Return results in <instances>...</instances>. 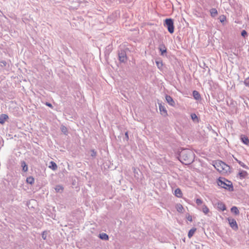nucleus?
<instances>
[{
    "label": "nucleus",
    "instance_id": "nucleus-1",
    "mask_svg": "<svg viewBox=\"0 0 249 249\" xmlns=\"http://www.w3.org/2000/svg\"><path fill=\"white\" fill-rule=\"evenodd\" d=\"M178 158L179 161L183 164L188 165L194 161L195 154L189 149H183L179 152Z\"/></svg>",
    "mask_w": 249,
    "mask_h": 249
},
{
    "label": "nucleus",
    "instance_id": "nucleus-2",
    "mask_svg": "<svg viewBox=\"0 0 249 249\" xmlns=\"http://www.w3.org/2000/svg\"><path fill=\"white\" fill-rule=\"evenodd\" d=\"M217 184L221 188H224L229 191H232L233 190V187L231 182L224 178H219L217 181Z\"/></svg>",
    "mask_w": 249,
    "mask_h": 249
},
{
    "label": "nucleus",
    "instance_id": "nucleus-3",
    "mask_svg": "<svg viewBox=\"0 0 249 249\" xmlns=\"http://www.w3.org/2000/svg\"><path fill=\"white\" fill-rule=\"evenodd\" d=\"M164 26H166L168 29V32L170 34H173L174 32V25L173 20L171 18H167L165 20Z\"/></svg>",
    "mask_w": 249,
    "mask_h": 249
},
{
    "label": "nucleus",
    "instance_id": "nucleus-4",
    "mask_svg": "<svg viewBox=\"0 0 249 249\" xmlns=\"http://www.w3.org/2000/svg\"><path fill=\"white\" fill-rule=\"evenodd\" d=\"M214 206L219 211H224L226 210V205L223 202L220 201H217V202L215 203Z\"/></svg>",
    "mask_w": 249,
    "mask_h": 249
},
{
    "label": "nucleus",
    "instance_id": "nucleus-5",
    "mask_svg": "<svg viewBox=\"0 0 249 249\" xmlns=\"http://www.w3.org/2000/svg\"><path fill=\"white\" fill-rule=\"evenodd\" d=\"M229 224L231 227L234 230H237L238 229V227L237 224L236 220L233 218H230L228 219Z\"/></svg>",
    "mask_w": 249,
    "mask_h": 249
},
{
    "label": "nucleus",
    "instance_id": "nucleus-6",
    "mask_svg": "<svg viewBox=\"0 0 249 249\" xmlns=\"http://www.w3.org/2000/svg\"><path fill=\"white\" fill-rule=\"evenodd\" d=\"M221 168L217 169V170L219 172H223L227 173L228 171H229L230 169V167L226 164L225 162H221Z\"/></svg>",
    "mask_w": 249,
    "mask_h": 249
},
{
    "label": "nucleus",
    "instance_id": "nucleus-7",
    "mask_svg": "<svg viewBox=\"0 0 249 249\" xmlns=\"http://www.w3.org/2000/svg\"><path fill=\"white\" fill-rule=\"evenodd\" d=\"M118 56L119 61L121 62H124L127 61L126 54L124 51H122L120 52L119 53Z\"/></svg>",
    "mask_w": 249,
    "mask_h": 249
},
{
    "label": "nucleus",
    "instance_id": "nucleus-8",
    "mask_svg": "<svg viewBox=\"0 0 249 249\" xmlns=\"http://www.w3.org/2000/svg\"><path fill=\"white\" fill-rule=\"evenodd\" d=\"M165 99L169 105L172 107H175L176 103L171 96L168 95H166Z\"/></svg>",
    "mask_w": 249,
    "mask_h": 249
},
{
    "label": "nucleus",
    "instance_id": "nucleus-9",
    "mask_svg": "<svg viewBox=\"0 0 249 249\" xmlns=\"http://www.w3.org/2000/svg\"><path fill=\"white\" fill-rule=\"evenodd\" d=\"M159 109L161 115L166 117L168 115L167 111L164 106H162L161 104H159Z\"/></svg>",
    "mask_w": 249,
    "mask_h": 249
},
{
    "label": "nucleus",
    "instance_id": "nucleus-10",
    "mask_svg": "<svg viewBox=\"0 0 249 249\" xmlns=\"http://www.w3.org/2000/svg\"><path fill=\"white\" fill-rule=\"evenodd\" d=\"M197 209L202 211L205 215L208 214L210 212L209 209L205 204L203 205L201 207H199L197 208Z\"/></svg>",
    "mask_w": 249,
    "mask_h": 249
},
{
    "label": "nucleus",
    "instance_id": "nucleus-11",
    "mask_svg": "<svg viewBox=\"0 0 249 249\" xmlns=\"http://www.w3.org/2000/svg\"><path fill=\"white\" fill-rule=\"evenodd\" d=\"M240 139L243 143L247 145H249V139L247 136L244 135H241L240 136Z\"/></svg>",
    "mask_w": 249,
    "mask_h": 249
},
{
    "label": "nucleus",
    "instance_id": "nucleus-12",
    "mask_svg": "<svg viewBox=\"0 0 249 249\" xmlns=\"http://www.w3.org/2000/svg\"><path fill=\"white\" fill-rule=\"evenodd\" d=\"M8 119V116L5 114L0 115V124H3L5 121Z\"/></svg>",
    "mask_w": 249,
    "mask_h": 249
},
{
    "label": "nucleus",
    "instance_id": "nucleus-13",
    "mask_svg": "<svg viewBox=\"0 0 249 249\" xmlns=\"http://www.w3.org/2000/svg\"><path fill=\"white\" fill-rule=\"evenodd\" d=\"M20 164L21 166L22 167V171H23L24 172H27L28 170V167L25 161L24 160H22L20 162Z\"/></svg>",
    "mask_w": 249,
    "mask_h": 249
},
{
    "label": "nucleus",
    "instance_id": "nucleus-14",
    "mask_svg": "<svg viewBox=\"0 0 249 249\" xmlns=\"http://www.w3.org/2000/svg\"><path fill=\"white\" fill-rule=\"evenodd\" d=\"M191 118L194 123H198L199 122V119L196 113H191Z\"/></svg>",
    "mask_w": 249,
    "mask_h": 249
},
{
    "label": "nucleus",
    "instance_id": "nucleus-15",
    "mask_svg": "<svg viewBox=\"0 0 249 249\" xmlns=\"http://www.w3.org/2000/svg\"><path fill=\"white\" fill-rule=\"evenodd\" d=\"M99 237L104 240H108L109 239L108 235L106 233H101L99 234Z\"/></svg>",
    "mask_w": 249,
    "mask_h": 249
},
{
    "label": "nucleus",
    "instance_id": "nucleus-16",
    "mask_svg": "<svg viewBox=\"0 0 249 249\" xmlns=\"http://www.w3.org/2000/svg\"><path fill=\"white\" fill-rule=\"evenodd\" d=\"M49 164V168L55 171L57 169V165L54 161H51L50 162Z\"/></svg>",
    "mask_w": 249,
    "mask_h": 249
},
{
    "label": "nucleus",
    "instance_id": "nucleus-17",
    "mask_svg": "<svg viewBox=\"0 0 249 249\" xmlns=\"http://www.w3.org/2000/svg\"><path fill=\"white\" fill-rule=\"evenodd\" d=\"M193 96L194 98L197 100H199L201 99L200 94L196 90L193 91Z\"/></svg>",
    "mask_w": 249,
    "mask_h": 249
},
{
    "label": "nucleus",
    "instance_id": "nucleus-18",
    "mask_svg": "<svg viewBox=\"0 0 249 249\" xmlns=\"http://www.w3.org/2000/svg\"><path fill=\"white\" fill-rule=\"evenodd\" d=\"M174 194L178 198H181L182 196V192L179 188H177L175 190Z\"/></svg>",
    "mask_w": 249,
    "mask_h": 249
},
{
    "label": "nucleus",
    "instance_id": "nucleus-19",
    "mask_svg": "<svg viewBox=\"0 0 249 249\" xmlns=\"http://www.w3.org/2000/svg\"><path fill=\"white\" fill-rule=\"evenodd\" d=\"M238 175L241 178H245L248 174L246 171L242 170L239 173Z\"/></svg>",
    "mask_w": 249,
    "mask_h": 249
},
{
    "label": "nucleus",
    "instance_id": "nucleus-20",
    "mask_svg": "<svg viewBox=\"0 0 249 249\" xmlns=\"http://www.w3.org/2000/svg\"><path fill=\"white\" fill-rule=\"evenodd\" d=\"M196 231V228H193L191 230H189L188 233V236L189 238H191L195 233V231Z\"/></svg>",
    "mask_w": 249,
    "mask_h": 249
},
{
    "label": "nucleus",
    "instance_id": "nucleus-21",
    "mask_svg": "<svg viewBox=\"0 0 249 249\" xmlns=\"http://www.w3.org/2000/svg\"><path fill=\"white\" fill-rule=\"evenodd\" d=\"M35 179L32 176L27 177L26 178V182L28 184L32 185L34 183Z\"/></svg>",
    "mask_w": 249,
    "mask_h": 249
},
{
    "label": "nucleus",
    "instance_id": "nucleus-22",
    "mask_svg": "<svg viewBox=\"0 0 249 249\" xmlns=\"http://www.w3.org/2000/svg\"><path fill=\"white\" fill-rule=\"evenodd\" d=\"M231 212L235 215H238L239 213V211L236 206H233L231 207Z\"/></svg>",
    "mask_w": 249,
    "mask_h": 249
},
{
    "label": "nucleus",
    "instance_id": "nucleus-23",
    "mask_svg": "<svg viewBox=\"0 0 249 249\" xmlns=\"http://www.w3.org/2000/svg\"><path fill=\"white\" fill-rule=\"evenodd\" d=\"M210 14L212 17H215L218 14L217 11L215 8H212L210 10Z\"/></svg>",
    "mask_w": 249,
    "mask_h": 249
},
{
    "label": "nucleus",
    "instance_id": "nucleus-24",
    "mask_svg": "<svg viewBox=\"0 0 249 249\" xmlns=\"http://www.w3.org/2000/svg\"><path fill=\"white\" fill-rule=\"evenodd\" d=\"M177 211L179 213H182L183 207L180 204H178L176 206Z\"/></svg>",
    "mask_w": 249,
    "mask_h": 249
},
{
    "label": "nucleus",
    "instance_id": "nucleus-25",
    "mask_svg": "<svg viewBox=\"0 0 249 249\" xmlns=\"http://www.w3.org/2000/svg\"><path fill=\"white\" fill-rule=\"evenodd\" d=\"M159 49L162 54L166 52V48L163 45H160Z\"/></svg>",
    "mask_w": 249,
    "mask_h": 249
},
{
    "label": "nucleus",
    "instance_id": "nucleus-26",
    "mask_svg": "<svg viewBox=\"0 0 249 249\" xmlns=\"http://www.w3.org/2000/svg\"><path fill=\"white\" fill-rule=\"evenodd\" d=\"M55 190L56 192H60L63 190V187L61 185H56Z\"/></svg>",
    "mask_w": 249,
    "mask_h": 249
},
{
    "label": "nucleus",
    "instance_id": "nucleus-27",
    "mask_svg": "<svg viewBox=\"0 0 249 249\" xmlns=\"http://www.w3.org/2000/svg\"><path fill=\"white\" fill-rule=\"evenodd\" d=\"M196 203L199 207L202 204L203 201L200 198H197L196 200Z\"/></svg>",
    "mask_w": 249,
    "mask_h": 249
},
{
    "label": "nucleus",
    "instance_id": "nucleus-28",
    "mask_svg": "<svg viewBox=\"0 0 249 249\" xmlns=\"http://www.w3.org/2000/svg\"><path fill=\"white\" fill-rule=\"evenodd\" d=\"M237 162L242 167L245 168V169H248V167L243 162L241 161L238 160H236Z\"/></svg>",
    "mask_w": 249,
    "mask_h": 249
},
{
    "label": "nucleus",
    "instance_id": "nucleus-29",
    "mask_svg": "<svg viewBox=\"0 0 249 249\" xmlns=\"http://www.w3.org/2000/svg\"><path fill=\"white\" fill-rule=\"evenodd\" d=\"M221 162H222V161L221 160H219V161L216 162L215 164L214 165V166H215V168H216L217 170L218 168H221V165H220Z\"/></svg>",
    "mask_w": 249,
    "mask_h": 249
},
{
    "label": "nucleus",
    "instance_id": "nucleus-30",
    "mask_svg": "<svg viewBox=\"0 0 249 249\" xmlns=\"http://www.w3.org/2000/svg\"><path fill=\"white\" fill-rule=\"evenodd\" d=\"M221 22L223 23L226 20V18L224 15L220 16L219 18Z\"/></svg>",
    "mask_w": 249,
    "mask_h": 249
},
{
    "label": "nucleus",
    "instance_id": "nucleus-31",
    "mask_svg": "<svg viewBox=\"0 0 249 249\" xmlns=\"http://www.w3.org/2000/svg\"><path fill=\"white\" fill-rule=\"evenodd\" d=\"M91 156L92 157H95L97 155V152L94 149H91L90 150Z\"/></svg>",
    "mask_w": 249,
    "mask_h": 249
},
{
    "label": "nucleus",
    "instance_id": "nucleus-32",
    "mask_svg": "<svg viewBox=\"0 0 249 249\" xmlns=\"http://www.w3.org/2000/svg\"><path fill=\"white\" fill-rule=\"evenodd\" d=\"M244 84L247 87H249V77L245 79Z\"/></svg>",
    "mask_w": 249,
    "mask_h": 249
},
{
    "label": "nucleus",
    "instance_id": "nucleus-33",
    "mask_svg": "<svg viewBox=\"0 0 249 249\" xmlns=\"http://www.w3.org/2000/svg\"><path fill=\"white\" fill-rule=\"evenodd\" d=\"M47 233L46 231H44L42 234H41V236H42V238L44 239V240H45L47 238Z\"/></svg>",
    "mask_w": 249,
    "mask_h": 249
},
{
    "label": "nucleus",
    "instance_id": "nucleus-34",
    "mask_svg": "<svg viewBox=\"0 0 249 249\" xmlns=\"http://www.w3.org/2000/svg\"><path fill=\"white\" fill-rule=\"evenodd\" d=\"M61 131L62 132H63L65 134H66L67 132V128L65 126H63L62 127H61Z\"/></svg>",
    "mask_w": 249,
    "mask_h": 249
},
{
    "label": "nucleus",
    "instance_id": "nucleus-35",
    "mask_svg": "<svg viewBox=\"0 0 249 249\" xmlns=\"http://www.w3.org/2000/svg\"><path fill=\"white\" fill-rule=\"evenodd\" d=\"M163 63H156V65H157L158 68L160 70H161L162 69V66H163Z\"/></svg>",
    "mask_w": 249,
    "mask_h": 249
},
{
    "label": "nucleus",
    "instance_id": "nucleus-36",
    "mask_svg": "<svg viewBox=\"0 0 249 249\" xmlns=\"http://www.w3.org/2000/svg\"><path fill=\"white\" fill-rule=\"evenodd\" d=\"M199 66L201 68H202L203 69H205V67L208 68V66H206V63H199Z\"/></svg>",
    "mask_w": 249,
    "mask_h": 249
},
{
    "label": "nucleus",
    "instance_id": "nucleus-37",
    "mask_svg": "<svg viewBox=\"0 0 249 249\" xmlns=\"http://www.w3.org/2000/svg\"><path fill=\"white\" fill-rule=\"evenodd\" d=\"M241 35L244 37H246V36L247 35V32L245 30H243L241 32Z\"/></svg>",
    "mask_w": 249,
    "mask_h": 249
},
{
    "label": "nucleus",
    "instance_id": "nucleus-38",
    "mask_svg": "<svg viewBox=\"0 0 249 249\" xmlns=\"http://www.w3.org/2000/svg\"><path fill=\"white\" fill-rule=\"evenodd\" d=\"M125 139L126 140V141H128L129 140L128 131L125 132Z\"/></svg>",
    "mask_w": 249,
    "mask_h": 249
},
{
    "label": "nucleus",
    "instance_id": "nucleus-39",
    "mask_svg": "<svg viewBox=\"0 0 249 249\" xmlns=\"http://www.w3.org/2000/svg\"><path fill=\"white\" fill-rule=\"evenodd\" d=\"M45 104H46V106H47L49 107H50L51 108L53 107L51 103H49V102H46Z\"/></svg>",
    "mask_w": 249,
    "mask_h": 249
},
{
    "label": "nucleus",
    "instance_id": "nucleus-40",
    "mask_svg": "<svg viewBox=\"0 0 249 249\" xmlns=\"http://www.w3.org/2000/svg\"><path fill=\"white\" fill-rule=\"evenodd\" d=\"M187 219L188 220H189V221H192V216L191 215H189L188 217H187Z\"/></svg>",
    "mask_w": 249,
    "mask_h": 249
},
{
    "label": "nucleus",
    "instance_id": "nucleus-41",
    "mask_svg": "<svg viewBox=\"0 0 249 249\" xmlns=\"http://www.w3.org/2000/svg\"><path fill=\"white\" fill-rule=\"evenodd\" d=\"M133 170L134 171V172L135 173L136 171V168L135 167H133Z\"/></svg>",
    "mask_w": 249,
    "mask_h": 249
},
{
    "label": "nucleus",
    "instance_id": "nucleus-42",
    "mask_svg": "<svg viewBox=\"0 0 249 249\" xmlns=\"http://www.w3.org/2000/svg\"><path fill=\"white\" fill-rule=\"evenodd\" d=\"M6 64V63H3V65H1V66L2 67H3L4 66H5V64Z\"/></svg>",
    "mask_w": 249,
    "mask_h": 249
}]
</instances>
